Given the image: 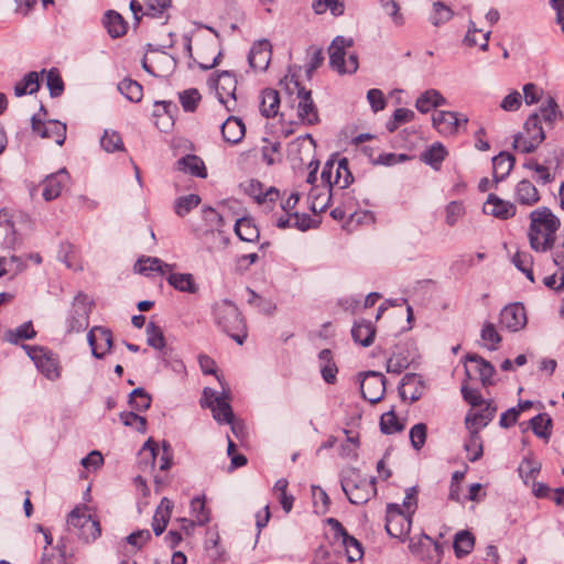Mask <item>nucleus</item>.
<instances>
[{
  "instance_id": "obj_1",
  "label": "nucleus",
  "mask_w": 564,
  "mask_h": 564,
  "mask_svg": "<svg viewBox=\"0 0 564 564\" xmlns=\"http://www.w3.org/2000/svg\"><path fill=\"white\" fill-rule=\"evenodd\" d=\"M529 220L527 236L530 248L539 253L552 250L561 227L560 218L549 207H539L529 214Z\"/></svg>"
},
{
  "instance_id": "obj_2",
  "label": "nucleus",
  "mask_w": 564,
  "mask_h": 564,
  "mask_svg": "<svg viewBox=\"0 0 564 564\" xmlns=\"http://www.w3.org/2000/svg\"><path fill=\"white\" fill-rule=\"evenodd\" d=\"M216 323L239 345L247 338L245 321L237 306L229 300L216 302L213 306Z\"/></svg>"
},
{
  "instance_id": "obj_3",
  "label": "nucleus",
  "mask_w": 564,
  "mask_h": 564,
  "mask_svg": "<svg viewBox=\"0 0 564 564\" xmlns=\"http://www.w3.org/2000/svg\"><path fill=\"white\" fill-rule=\"evenodd\" d=\"M343 491L352 505L368 502L377 492L375 477H362L357 470H350L340 481Z\"/></svg>"
},
{
  "instance_id": "obj_4",
  "label": "nucleus",
  "mask_w": 564,
  "mask_h": 564,
  "mask_svg": "<svg viewBox=\"0 0 564 564\" xmlns=\"http://www.w3.org/2000/svg\"><path fill=\"white\" fill-rule=\"evenodd\" d=\"M209 85L216 91L218 101L225 107L228 112H236L238 108L237 77L229 70L217 73L209 79Z\"/></svg>"
},
{
  "instance_id": "obj_5",
  "label": "nucleus",
  "mask_w": 564,
  "mask_h": 564,
  "mask_svg": "<svg viewBox=\"0 0 564 564\" xmlns=\"http://www.w3.org/2000/svg\"><path fill=\"white\" fill-rule=\"evenodd\" d=\"M300 197L301 196L299 192H292L290 196L281 203L280 206L284 214L276 217V227L281 229L296 228L302 231H305L312 227L313 219L311 216L305 213L300 214L295 210V207L300 202Z\"/></svg>"
},
{
  "instance_id": "obj_6",
  "label": "nucleus",
  "mask_w": 564,
  "mask_h": 564,
  "mask_svg": "<svg viewBox=\"0 0 564 564\" xmlns=\"http://www.w3.org/2000/svg\"><path fill=\"white\" fill-rule=\"evenodd\" d=\"M544 139L545 134L540 116L533 113L524 122L523 131L514 137L513 148L521 153H531L538 149Z\"/></svg>"
},
{
  "instance_id": "obj_7",
  "label": "nucleus",
  "mask_w": 564,
  "mask_h": 564,
  "mask_svg": "<svg viewBox=\"0 0 564 564\" xmlns=\"http://www.w3.org/2000/svg\"><path fill=\"white\" fill-rule=\"evenodd\" d=\"M352 40L344 36H336L328 47L329 65L339 74H352L358 69V57L350 54L345 59L346 48L352 46Z\"/></svg>"
},
{
  "instance_id": "obj_8",
  "label": "nucleus",
  "mask_w": 564,
  "mask_h": 564,
  "mask_svg": "<svg viewBox=\"0 0 564 564\" xmlns=\"http://www.w3.org/2000/svg\"><path fill=\"white\" fill-rule=\"evenodd\" d=\"M93 304L94 303L89 297L83 293H79L74 297L65 321L66 330L68 333H79L88 327Z\"/></svg>"
},
{
  "instance_id": "obj_9",
  "label": "nucleus",
  "mask_w": 564,
  "mask_h": 564,
  "mask_svg": "<svg viewBox=\"0 0 564 564\" xmlns=\"http://www.w3.org/2000/svg\"><path fill=\"white\" fill-rule=\"evenodd\" d=\"M22 348L47 379L55 381L61 377L59 360L53 352L39 346L23 345Z\"/></svg>"
},
{
  "instance_id": "obj_10",
  "label": "nucleus",
  "mask_w": 564,
  "mask_h": 564,
  "mask_svg": "<svg viewBox=\"0 0 564 564\" xmlns=\"http://www.w3.org/2000/svg\"><path fill=\"white\" fill-rule=\"evenodd\" d=\"M412 517L405 514L401 506L391 503L387 507L386 530L388 534L400 541H404L410 533Z\"/></svg>"
},
{
  "instance_id": "obj_11",
  "label": "nucleus",
  "mask_w": 564,
  "mask_h": 564,
  "mask_svg": "<svg viewBox=\"0 0 564 564\" xmlns=\"http://www.w3.org/2000/svg\"><path fill=\"white\" fill-rule=\"evenodd\" d=\"M321 178L322 183H326L329 187L337 186L340 189L348 187L354 180L347 159L326 162Z\"/></svg>"
},
{
  "instance_id": "obj_12",
  "label": "nucleus",
  "mask_w": 564,
  "mask_h": 564,
  "mask_svg": "<svg viewBox=\"0 0 564 564\" xmlns=\"http://www.w3.org/2000/svg\"><path fill=\"white\" fill-rule=\"evenodd\" d=\"M296 89V115L299 121L304 126H314L319 122L316 105L313 101L311 90H306L297 82H294Z\"/></svg>"
},
{
  "instance_id": "obj_13",
  "label": "nucleus",
  "mask_w": 564,
  "mask_h": 564,
  "mask_svg": "<svg viewBox=\"0 0 564 564\" xmlns=\"http://www.w3.org/2000/svg\"><path fill=\"white\" fill-rule=\"evenodd\" d=\"M33 133L42 139H52L57 145H63L66 140V124L58 120H43L40 115L31 119Z\"/></svg>"
},
{
  "instance_id": "obj_14",
  "label": "nucleus",
  "mask_w": 564,
  "mask_h": 564,
  "mask_svg": "<svg viewBox=\"0 0 564 564\" xmlns=\"http://www.w3.org/2000/svg\"><path fill=\"white\" fill-rule=\"evenodd\" d=\"M202 405L212 410L213 417L218 423H231L234 420V413L227 397L216 395V392L210 388L204 389Z\"/></svg>"
},
{
  "instance_id": "obj_15",
  "label": "nucleus",
  "mask_w": 564,
  "mask_h": 564,
  "mask_svg": "<svg viewBox=\"0 0 564 564\" xmlns=\"http://www.w3.org/2000/svg\"><path fill=\"white\" fill-rule=\"evenodd\" d=\"M67 524L73 528L82 529V535L86 541H94L100 536L101 530L99 522L91 519L85 512L84 508L76 507L70 511L67 518Z\"/></svg>"
},
{
  "instance_id": "obj_16",
  "label": "nucleus",
  "mask_w": 564,
  "mask_h": 564,
  "mask_svg": "<svg viewBox=\"0 0 564 564\" xmlns=\"http://www.w3.org/2000/svg\"><path fill=\"white\" fill-rule=\"evenodd\" d=\"M327 522L333 529L335 538L341 541L348 562H357L361 560L364 556L361 543L356 538L349 535L344 525L337 519L329 518Z\"/></svg>"
},
{
  "instance_id": "obj_17",
  "label": "nucleus",
  "mask_w": 564,
  "mask_h": 564,
  "mask_svg": "<svg viewBox=\"0 0 564 564\" xmlns=\"http://www.w3.org/2000/svg\"><path fill=\"white\" fill-rule=\"evenodd\" d=\"M433 127L442 135H454L458 132L462 124L467 123L468 119L455 111H437L432 118Z\"/></svg>"
},
{
  "instance_id": "obj_18",
  "label": "nucleus",
  "mask_w": 564,
  "mask_h": 564,
  "mask_svg": "<svg viewBox=\"0 0 564 564\" xmlns=\"http://www.w3.org/2000/svg\"><path fill=\"white\" fill-rule=\"evenodd\" d=\"M360 390L365 400L370 403L379 402L386 391V379L380 372L369 371L360 383Z\"/></svg>"
},
{
  "instance_id": "obj_19",
  "label": "nucleus",
  "mask_w": 564,
  "mask_h": 564,
  "mask_svg": "<svg viewBox=\"0 0 564 564\" xmlns=\"http://www.w3.org/2000/svg\"><path fill=\"white\" fill-rule=\"evenodd\" d=\"M87 340L95 358L101 359L112 347V334L102 326H94L87 334Z\"/></svg>"
},
{
  "instance_id": "obj_20",
  "label": "nucleus",
  "mask_w": 564,
  "mask_h": 564,
  "mask_svg": "<svg viewBox=\"0 0 564 564\" xmlns=\"http://www.w3.org/2000/svg\"><path fill=\"white\" fill-rule=\"evenodd\" d=\"M501 327L510 330L518 332L527 325V312L522 304L512 303L505 306L500 312Z\"/></svg>"
},
{
  "instance_id": "obj_21",
  "label": "nucleus",
  "mask_w": 564,
  "mask_h": 564,
  "mask_svg": "<svg viewBox=\"0 0 564 564\" xmlns=\"http://www.w3.org/2000/svg\"><path fill=\"white\" fill-rule=\"evenodd\" d=\"M482 212L495 218L506 220L512 218L517 213V207L509 200L501 199L495 194H489L482 206Z\"/></svg>"
},
{
  "instance_id": "obj_22",
  "label": "nucleus",
  "mask_w": 564,
  "mask_h": 564,
  "mask_svg": "<svg viewBox=\"0 0 564 564\" xmlns=\"http://www.w3.org/2000/svg\"><path fill=\"white\" fill-rule=\"evenodd\" d=\"M69 175L65 169L45 177L42 182V196L46 202L56 199L68 184Z\"/></svg>"
},
{
  "instance_id": "obj_23",
  "label": "nucleus",
  "mask_w": 564,
  "mask_h": 564,
  "mask_svg": "<svg viewBox=\"0 0 564 564\" xmlns=\"http://www.w3.org/2000/svg\"><path fill=\"white\" fill-rule=\"evenodd\" d=\"M245 192L252 197L259 205L271 209L273 204L279 199V191L274 187L263 188V185L256 180L249 181L245 186Z\"/></svg>"
},
{
  "instance_id": "obj_24",
  "label": "nucleus",
  "mask_w": 564,
  "mask_h": 564,
  "mask_svg": "<svg viewBox=\"0 0 564 564\" xmlns=\"http://www.w3.org/2000/svg\"><path fill=\"white\" fill-rule=\"evenodd\" d=\"M471 371L478 373L479 379L484 386L491 383V378L495 373L494 366L478 355H467L465 372L470 377Z\"/></svg>"
},
{
  "instance_id": "obj_25",
  "label": "nucleus",
  "mask_w": 564,
  "mask_h": 564,
  "mask_svg": "<svg viewBox=\"0 0 564 564\" xmlns=\"http://www.w3.org/2000/svg\"><path fill=\"white\" fill-rule=\"evenodd\" d=\"M271 45L269 41L263 40L254 43L249 52L248 61L254 70H265L271 61Z\"/></svg>"
},
{
  "instance_id": "obj_26",
  "label": "nucleus",
  "mask_w": 564,
  "mask_h": 564,
  "mask_svg": "<svg viewBox=\"0 0 564 564\" xmlns=\"http://www.w3.org/2000/svg\"><path fill=\"white\" fill-rule=\"evenodd\" d=\"M424 386L421 377L416 373H406L403 376L399 386V394L402 400L414 402L422 397Z\"/></svg>"
},
{
  "instance_id": "obj_27",
  "label": "nucleus",
  "mask_w": 564,
  "mask_h": 564,
  "mask_svg": "<svg viewBox=\"0 0 564 564\" xmlns=\"http://www.w3.org/2000/svg\"><path fill=\"white\" fill-rule=\"evenodd\" d=\"M496 408L490 403H486L484 408L479 410H470L465 419L466 426L469 431L479 432L481 429L488 425L494 419Z\"/></svg>"
},
{
  "instance_id": "obj_28",
  "label": "nucleus",
  "mask_w": 564,
  "mask_h": 564,
  "mask_svg": "<svg viewBox=\"0 0 564 564\" xmlns=\"http://www.w3.org/2000/svg\"><path fill=\"white\" fill-rule=\"evenodd\" d=\"M330 188L326 183H323L319 186H312L307 200H308V208L314 214L323 213L329 205L332 193Z\"/></svg>"
},
{
  "instance_id": "obj_29",
  "label": "nucleus",
  "mask_w": 564,
  "mask_h": 564,
  "mask_svg": "<svg viewBox=\"0 0 564 564\" xmlns=\"http://www.w3.org/2000/svg\"><path fill=\"white\" fill-rule=\"evenodd\" d=\"M220 128L224 140L232 144L239 143L246 133L245 123L235 116H229Z\"/></svg>"
},
{
  "instance_id": "obj_30",
  "label": "nucleus",
  "mask_w": 564,
  "mask_h": 564,
  "mask_svg": "<svg viewBox=\"0 0 564 564\" xmlns=\"http://www.w3.org/2000/svg\"><path fill=\"white\" fill-rule=\"evenodd\" d=\"M172 509L173 502L166 497L162 498L152 518V529L155 535H161L165 531L171 519Z\"/></svg>"
},
{
  "instance_id": "obj_31",
  "label": "nucleus",
  "mask_w": 564,
  "mask_h": 564,
  "mask_svg": "<svg viewBox=\"0 0 564 564\" xmlns=\"http://www.w3.org/2000/svg\"><path fill=\"white\" fill-rule=\"evenodd\" d=\"M260 112L265 118H273L279 113L280 95L273 88H265L260 95Z\"/></svg>"
},
{
  "instance_id": "obj_32",
  "label": "nucleus",
  "mask_w": 564,
  "mask_h": 564,
  "mask_svg": "<svg viewBox=\"0 0 564 564\" xmlns=\"http://www.w3.org/2000/svg\"><path fill=\"white\" fill-rule=\"evenodd\" d=\"M161 65L172 66L173 58L164 52L154 51L142 59L143 69L153 76H161Z\"/></svg>"
},
{
  "instance_id": "obj_33",
  "label": "nucleus",
  "mask_w": 564,
  "mask_h": 564,
  "mask_svg": "<svg viewBox=\"0 0 564 564\" xmlns=\"http://www.w3.org/2000/svg\"><path fill=\"white\" fill-rule=\"evenodd\" d=\"M514 198L521 205L533 206L540 200V194L532 182L522 180L516 185Z\"/></svg>"
},
{
  "instance_id": "obj_34",
  "label": "nucleus",
  "mask_w": 564,
  "mask_h": 564,
  "mask_svg": "<svg viewBox=\"0 0 564 564\" xmlns=\"http://www.w3.org/2000/svg\"><path fill=\"white\" fill-rule=\"evenodd\" d=\"M375 335V326L369 321L361 319L356 322L351 328L352 339L362 347L370 346L373 343Z\"/></svg>"
},
{
  "instance_id": "obj_35",
  "label": "nucleus",
  "mask_w": 564,
  "mask_h": 564,
  "mask_svg": "<svg viewBox=\"0 0 564 564\" xmlns=\"http://www.w3.org/2000/svg\"><path fill=\"white\" fill-rule=\"evenodd\" d=\"M446 104V99L436 89H427L423 91L415 101V108L421 113H427L433 108L443 106Z\"/></svg>"
},
{
  "instance_id": "obj_36",
  "label": "nucleus",
  "mask_w": 564,
  "mask_h": 564,
  "mask_svg": "<svg viewBox=\"0 0 564 564\" xmlns=\"http://www.w3.org/2000/svg\"><path fill=\"white\" fill-rule=\"evenodd\" d=\"M174 265L163 262L159 258H141L134 265V270L144 275H150L153 272H158L160 274H164L165 272H171Z\"/></svg>"
},
{
  "instance_id": "obj_37",
  "label": "nucleus",
  "mask_w": 564,
  "mask_h": 564,
  "mask_svg": "<svg viewBox=\"0 0 564 564\" xmlns=\"http://www.w3.org/2000/svg\"><path fill=\"white\" fill-rule=\"evenodd\" d=\"M177 169L196 177L205 178L207 170L204 161L194 154H187L177 161Z\"/></svg>"
},
{
  "instance_id": "obj_38",
  "label": "nucleus",
  "mask_w": 564,
  "mask_h": 564,
  "mask_svg": "<svg viewBox=\"0 0 564 564\" xmlns=\"http://www.w3.org/2000/svg\"><path fill=\"white\" fill-rule=\"evenodd\" d=\"M235 232L240 240L246 242H256L260 232L252 218L242 217L235 224Z\"/></svg>"
},
{
  "instance_id": "obj_39",
  "label": "nucleus",
  "mask_w": 564,
  "mask_h": 564,
  "mask_svg": "<svg viewBox=\"0 0 564 564\" xmlns=\"http://www.w3.org/2000/svg\"><path fill=\"white\" fill-rule=\"evenodd\" d=\"M514 165V158L510 153L501 152L492 159V173L496 182L505 180Z\"/></svg>"
},
{
  "instance_id": "obj_40",
  "label": "nucleus",
  "mask_w": 564,
  "mask_h": 564,
  "mask_svg": "<svg viewBox=\"0 0 564 564\" xmlns=\"http://www.w3.org/2000/svg\"><path fill=\"white\" fill-rule=\"evenodd\" d=\"M319 368L323 379L327 383H334L338 368L334 361L333 352L329 349H323L318 354Z\"/></svg>"
},
{
  "instance_id": "obj_41",
  "label": "nucleus",
  "mask_w": 564,
  "mask_h": 564,
  "mask_svg": "<svg viewBox=\"0 0 564 564\" xmlns=\"http://www.w3.org/2000/svg\"><path fill=\"white\" fill-rule=\"evenodd\" d=\"M167 282L180 292L194 294L198 291V286L191 273H170Z\"/></svg>"
},
{
  "instance_id": "obj_42",
  "label": "nucleus",
  "mask_w": 564,
  "mask_h": 564,
  "mask_svg": "<svg viewBox=\"0 0 564 564\" xmlns=\"http://www.w3.org/2000/svg\"><path fill=\"white\" fill-rule=\"evenodd\" d=\"M17 245L18 238L13 223L6 215L0 214V247L14 249Z\"/></svg>"
},
{
  "instance_id": "obj_43",
  "label": "nucleus",
  "mask_w": 564,
  "mask_h": 564,
  "mask_svg": "<svg viewBox=\"0 0 564 564\" xmlns=\"http://www.w3.org/2000/svg\"><path fill=\"white\" fill-rule=\"evenodd\" d=\"M532 432L540 438L549 442L552 434V419L547 413H540L530 420Z\"/></svg>"
},
{
  "instance_id": "obj_44",
  "label": "nucleus",
  "mask_w": 564,
  "mask_h": 564,
  "mask_svg": "<svg viewBox=\"0 0 564 564\" xmlns=\"http://www.w3.org/2000/svg\"><path fill=\"white\" fill-rule=\"evenodd\" d=\"M330 215L335 219H344L345 217H349V223L361 224L367 219H371L372 216L368 212L357 213L354 210V206L350 203H345L341 207H336L332 210Z\"/></svg>"
},
{
  "instance_id": "obj_45",
  "label": "nucleus",
  "mask_w": 564,
  "mask_h": 564,
  "mask_svg": "<svg viewBox=\"0 0 564 564\" xmlns=\"http://www.w3.org/2000/svg\"><path fill=\"white\" fill-rule=\"evenodd\" d=\"M312 9L317 15L329 12L333 17L337 18L344 14L345 2L344 0H313Z\"/></svg>"
},
{
  "instance_id": "obj_46",
  "label": "nucleus",
  "mask_w": 564,
  "mask_h": 564,
  "mask_svg": "<svg viewBox=\"0 0 564 564\" xmlns=\"http://www.w3.org/2000/svg\"><path fill=\"white\" fill-rule=\"evenodd\" d=\"M36 332L33 328L32 322H25L13 329H8L4 333V340L17 345L21 340L33 339Z\"/></svg>"
},
{
  "instance_id": "obj_47",
  "label": "nucleus",
  "mask_w": 564,
  "mask_h": 564,
  "mask_svg": "<svg viewBox=\"0 0 564 564\" xmlns=\"http://www.w3.org/2000/svg\"><path fill=\"white\" fill-rule=\"evenodd\" d=\"M100 147L107 153L124 151L123 140L119 132L107 129L100 138Z\"/></svg>"
},
{
  "instance_id": "obj_48",
  "label": "nucleus",
  "mask_w": 564,
  "mask_h": 564,
  "mask_svg": "<svg viewBox=\"0 0 564 564\" xmlns=\"http://www.w3.org/2000/svg\"><path fill=\"white\" fill-rule=\"evenodd\" d=\"M490 33V31L482 32L481 30H478L475 23L470 22L464 41L468 46L478 45L482 51H486L488 48Z\"/></svg>"
},
{
  "instance_id": "obj_49",
  "label": "nucleus",
  "mask_w": 564,
  "mask_h": 564,
  "mask_svg": "<svg viewBox=\"0 0 564 564\" xmlns=\"http://www.w3.org/2000/svg\"><path fill=\"white\" fill-rule=\"evenodd\" d=\"M40 88L39 73L30 72L14 86L15 96L20 97L26 94H34Z\"/></svg>"
},
{
  "instance_id": "obj_50",
  "label": "nucleus",
  "mask_w": 564,
  "mask_h": 564,
  "mask_svg": "<svg viewBox=\"0 0 564 564\" xmlns=\"http://www.w3.org/2000/svg\"><path fill=\"white\" fill-rule=\"evenodd\" d=\"M171 101H156L155 109L153 111V116L160 120L155 121L156 127L166 131L172 124V116L170 113V108L172 107Z\"/></svg>"
},
{
  "instance_id": "obj_51",
  "label": "nucleus",
  "mask_w": 564,
  "mask_h": 564,
  "mask_svg": "<svg viewBox=\"0 0 564 564\" xmlns=\"http://www.w3.org/2000/svg\"><path fill=\"white\" fill-rule=\"evenodd\" d=\"M105 25L109 35L113 39L120 37L127 32L126 22L123 21L122 17L115 11H109L106 14Z\"/></svg>"
},
{
  "instance_id": "obj_52",
  "label": "nucleus",
  "mask_w": 564,
  "mask_h": 564,
  "mask_svg": "<svg viewBox=\"0 0 564 564\" xmlns=\"http://www.w3.org/2000/svg\"><path fill=\"white\" fill-rule=\"evenodd\" d=\"M119 91L130 101L138 102L142 99V86L130 78H124L118 84Z\"/></svg>"
},
{
  "instance_id": "obj_53",
  "label": "nucleus",
  "mask_w": 564,
  "mask_h": 564,
  "mask_svg": "<svg viewBox=\"0 0 564 564\" xmlns=\"http://www.w3.org/2000/svg\"><path fill=\"white\" fill-rule=\"evenodd\" d=\"M289 481L285 478H280L275 481L273 494L280 501L283 510L289 513L292 510L294 497L288 494Z\"/></svg>"
},
{
  "instance_id": "obj_54",
  "label": "nucleus",
  "mask_w": 564,
  "mask_h": 564,
  "mask_svg": "<svg viewBox=\"0 0 564 564\" xmlns=\"http://www.w3.org/2000/svg\"><path fill=\"white\" fill-rule=\"evenodd\" d=\"M315 149V141L311 134H306L304 137H299L289 145L290 155L299 154V161L303 162L304 158L302 156V152L306 154H311Z\"/></svg>"
},
{
  "instance_id": "obj_55",
  "label": "nucleus",
  "mask_w": 564,
  "mask_h": 564,
  "mask_svg": "<svg viewBox=\"0 0 564 564\" xmlns=\"http://www.w3.org/2000/svg\"><path fill=\"white\" fill-rule=\"evenodd\" d=\"M475 539L468 531H459L455 535L454 550L457 556L469 554L474 547Z\"/></svg>"
},
{
  "instance_id": "obj_56",
  "label": "nucleus",
  "mask_w": 564,
  "mask_h": 564,
  "mask_svg": "<svg viewBox=\"0 0 564 564\" xmlns=\"http://www.w3.org/2000/svg\"><path fill=\"white\" fill-rule=\"evenodd\" d=\"M512 263L516 265L518 270L523 272L531 282L534 281L532 271L533 257L529 252L517 251L512 257Z\"/></svg>"
},
{
  "instance_id": "obj_57",
  "label": "nucleus",
  "mask_w": 564,
  "mask_h": 564,
  "mask_svg": "<svg viewBox=\"0 0 564 564\" xmlns=\"http://www.w3.org/2000/svg\"><path fill=\"white\" fill-rule=\"evenodd\" d=\"M147 333V343L154 349L162 350L165 345V337L160 326L155 323L150 322L145 328Z\"/></svg>"
},
{
  "instance_id": "obj_58",
  "label": "nucleus",
  "mask_w": 564,
  "mask_h": 564,
  "mask_svg": "<svg viewBox=\"0 0 564 564\" xmlns=\"http://www.w3.org/2000/svg\"><path fill=\"white\" fill-rule=\"evenodd\" d=\"M447 152L441 143L433 144L430 149L424 151L421 155L422 160L431 166L437 169L444 161Z\"/></svg>"
},
{
  "instance_id": "obj_59",
  "label": "nucleus",
  "mask_w": 564,
  "mask_h": 564,
  "mask_svg": "<svg viewBox=\"0 0 564 564\" xmlns=\"http://www.w3.org/2000/svg\"><path fill=\"white\" fill-rule=\"evenodd\" d=\"M465 449L468 453V459L475 462L482 455V442L477 431H469V437L465 443Z\"/></svg>"
},
{
  "instance_id": "obj_60",
  "label": "nucleus",
  "mask_w": 564,
  "mask_h": 564,
  "mask_svg": "<svg viewBox=\"0 0 564 564\" xmlns=\"http://www.w3.org/2000/svg\"><path fill=\"white\" fill-rule=\"evenodd\" d=\"M200 203V197L196 194H189L186 196L178 197L174 204V210L176 215L183 217L187 215L192 209L197 207Z\"/></svg>"
},
{
  "instance_id": "obj_61",
  "label": "nucleus",
  "mask_w": 564,
  "mask_h": 564,
  "mask_svg": "<svg viewBox=\"0 0 564 564\" xmlns=\"http://www.w3.org/2000/svg\"><path fill=\"white\" fill-rule=\"evenodd\" d=\"M480 337L485 341V346L490 350H496L501 341V336L497 332L495 325L489 322L484 324Z\"/></svg>"
},
{
  "instance_id": "obj_62",
  "label": "nucleus",
  "mask_w": 564,
  "mask_h": 564,
  "mask_svg": "<svg viewBox=\"0 0 564 564\" xmlns=\"http://www.w3.org/2000/svg\"><path fill=\"white\" fill-rule=\"evenodd\" d=\"M465 215V206L462 202H449L445 207V220L451 227L455 226L457 221Z\"/></svg>"
},
{
  "instance_id": "obj_63",
  "label": "nucleus",
  "mask_w": 564,
  "mask_h": 564,
  "mask_svg": "<svg viewBox=\"0 0 564 564\" xmlns=\"http://www.w3.org/2000/svg\"><path fill=\"white\" fill-rule=\"evenodd\" d=\"M129 403L137 411H147L151 405V397L142 388H137L130 393Z\"/></svg>"
},
{
  "instance_id": "obj_64",
  "label": "nucleus",
  "mask_w": 564,
  "mask_h": 564,
  "mask_svg": "<svg viewBox=\"0 0 564 564\" xmlns=\"http://www.w3.org/2000/svg\"><path fill=\"white\" fill-rule=\"evenodd\" d=\"M46 86L52 97H58L64 91V83L57 68H51L46 73Z\"/></svg>"
}]
</instances>
